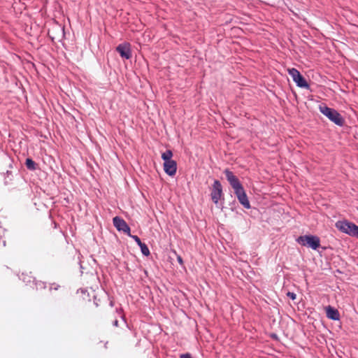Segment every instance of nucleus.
<instances>
[{"label":"nucleus","instance_id":"nucleus-1","mask_svg":"<svg viewBox=\"0 0 358 358\" xmlns=\"http://www.w3.org/2000/svg\"><path fill=\"white\" fill-rule=\"evenodd\" d=\"M319 109L321 113L327 117L331 122L338 126L343 125L345 121L341 114L334 108L327 107L324 104H322L319 106Z\"/></svg>","mask_w":358,"mask_h":358},{"label":"nucleus","instance_id":"nucleus-2","mask_svg":"<svg viewBox=\"0 0 358 358\" xmlns=\"http://www.w3.org/2000/svg\"><path fill=\"white\" fill-rule=\"evenodd\" d=\"M224 174L226 176L227 180L234 189V193L236 195L237 198L240 196L242 194L245 193L243 187L241 184L239 180L236 176H234V174L231 171H229V169H226L224 171Z\"/></svg>","mask_w":358,"mask_h":358},{"label":"nucleus","instance_id":"nucleus-3","mask_svg":"<svg viewBox=\"0 0 358 358\" xmlns=\"http://www.w3.org/2000/svg\"><path fill=\"white\" fill-rule=\"evenodd\" d=\"M336 227L341 231L352 236H358V226L347 220L338 221Z\"/></svg>","mask_w":358,"mask_h":358},{"label":"nucleus","instance_id":"nucleus-4","mask_svg":"<svg viewBox=\"0 0 358 358\" xmlns=\"http://www.w3.org/2000/svg\"><path fill=\"white\" fill-rule=\"evenodd\" d=\"M296 241L301 245H307L313 250H317L320 245V238L315 236H301Z\"/></svg>","mask_w":358,"mask_h":358},{"label":"nucleus","instance_id":"nucleus-5","mask_svg":"<svg viewBox=\"0 0 358 358\" xmlns=\"http://www.w3.org/2000/svg\"><path fill=\"white\" fill-rule=\"evenodd\" d=\"M288 73L292 76L293 80L296 83L297 86L306 89H309V85L308 84L307 81L297 69L294 68L289 69Z\"/></svg>","mask_w":358,"mask_h":358},{"label":"nucleus","instance_id":"nucleus-6","mask_svg":"<svg viewBox=\"0 0 358 358\" xmlns=\"http://www.w3.org/2000/svg\"><path fill=\"white\" fill-rule=\"evenodd\" d=\"M210 196L212 201L215 203H217L222 196V187L220 182L217 180L214 181Z\"/></svg>","mask_w":358,"mask_h":358},{"label":"nucleus","instance_id":"nucleus-7","mask_svg":"<svg viewBox=\"0 0 358 358\" xmlns=\"http://www.w3.org/2000/svg\"><path fill=\"white\" fill-rule=\"evenodd\" d=\"M113 224L118 231H122L127 234L128 236H131L130 227L127 222L120 217H115L113 219Z\"/></svg>","mask_w":358,"mask_h":358},{"label":"nucleus","instance_id":"nucleus-8","mask_svg":"<svg viewBox=\"0 0 358 358\" xmlns=\"http://www.w3.org/2000/svg\"><path fill=\"white\" fill-rule=\"evenodd\" d=\"M116 50L122 58L129 59L131 57L130 45L129 43H124L120 44L116 48Z\"/></svg>","mask_w":358,"mask_h":358},{"label":"nucleus","instance_id":"nucleus-9","mask_svg":"<svg viewBox=\"0 0 358 358\" xmlns=\"http://www.w3.org/2000/svg\"><path fill=\"white\" fill-rule=\"evenodd\" d=\"M164 170L170 176L176 175L177 171V163L174 160L164 162Z\"/></svg>","mask_w":358,"mask_h":358},{"label":"nucleus","instance_id":"nucleus-10","mask_svg":"<svg viewBox=\"0 0 358 358\" xmlns=\"http://www.w3.org/2000/svg\"><path fill=\"white\" fill-rule=\"evenodd\" d=\"M327 317L334 320H338L340 319V314L338 310L329 306L326 307Z\"/></svg>","mask_w":358,"mask_h":358},{"label":"nucleus","instance_id":"nucleus-11","mask_svg":"<svg viewBox=\"0 0 358 358\" xmlns=\"http://www.w3.org/2000/svg\"><path fill=\"white\" fill-rule=\"evenodd\" d=\"M239 202L243 206L244 208L249 209L250 208V204L248 201L246 193L242 194L240 196L238 197Z\"/></svg>","mask_w":358,"mask_h":358},{"label":"nucleus","instance_id":"nucleus-12","mask_svg":"<svg viewBox=\"0 0 358 358\" xmlns=\"http://www.w3.org/2000/svg\"><path fill=\"white\" fill-rule=\"evenodd\" d=\"M172 157L173 152L170 150H167L162 154V159L164 160V162L173 160Z\"/></svg>","mask_w":358,"mask_h":358},{"label":"nucleus","instance_id":"nucleus-13","mask_svg":"<svg viewBox=\"0 0 358 358\" xmlns=\"http://www.w3.org/2000/svg\"><path fill=\"white\" fill-rule=\"evenodd\" d=\"M26 166L29 170L36 169V163L30 158H27L25 162Z\"/></svg>","mask_w":358,"mask_h":358},{"label":"nucleus","instance_id":"nucleus-14","mask_svg":"<svg viewBox=\"0 0 358 358\" xmlns=\"http://www.w3.org/2000/svg\"><path fill=\"white\" fill-rule=\"evenodd\" d=\"M139 247L141 248V252L144 255H145V256L150 255V250H149L148 246L145 243H143L141 245H139Z\"/></svg>","mask_w":358,"mask_h":358},{"label":"nucleus","instance_id":"nucleus-15","mask_svg":"<svg viewBox=\"0 0 358 358\" xmlns=\"http://www.w3.org/2000/svg\"><path fill=\"white\" fill-rule=\"evenodd\" d=\"M131 238H132L135 241L136 243L138 244V245L139 246L140 245H141L143 243L141 242V239L136 235H131L129 236Z\"/></svg>","mask_w":358,"mask_h":358},{"label":"nucleus","instance_id":"nucleus-16","mask_svg":"<svg viewBox=\"0 0 358 358\" xmlns=\"http://www.w3.org/2000/svg\"><path fill=\"white\" fill-rule=\"evenodd\" d=\"M287 296L288 297H289L292 300H294L296 299V294H294V292H288L287 293Z\"/></svg>","mask_w":358,"mask_h":358},{"label":"nucleus","instance_id":"nucleus-17","mask_svg":"<svg viewBox=\"0 0 358 358\" xmlns=\"http://www.w3.org/2000/svg\"><path fill=\"white\" fill-rule=\"evenodd\" d=\"M180 358H192V357L190 354L186 353V354L181 355Z\"/></svg>","mask_w":358,"mask_h":358},{"label":"nucleus","instance_id":"nucleus-18","mask_svg":"<svg viewBox=\"0 0 358 358\" xmlns=\"http://www.w3.org/2000/svg\"><path fill=\"white\" fill-rule=\"evenodd\" d=\"M178 262L180 264H182L183 262H182V259L180 256H178V258H177Z\"/></svg>","mask_w":358,"mask_h":358},{"label":"nucleus","instance_id":"nucleus-19","mask_svg":"<svg viewBox=\"0 0 358 358\" xmlns=\"http://www.w3.org/2000/svg\"><path fill=\"white\" fill-rule=\"evenodd\" d=\"M113 325L115 326V327H117V325H118V320L117 319H115L113 321Z\"/></svg>","mask_w":358,"mask_h":358},{"label":"nucleus","instance_id":"nucleus-20","mask_svg":"<svg viewBox=\"0 0 358 358\" xmlns=\"http://www.w3.org/2000/svg\"><path fill=\"white\" fill-rule=\"evenodd\" d=\"M29 277V279L27 280V282H31V278H33L31 276H28Z\"/></svg>","mask_w":358,"mask_h":358}]
</instances>
